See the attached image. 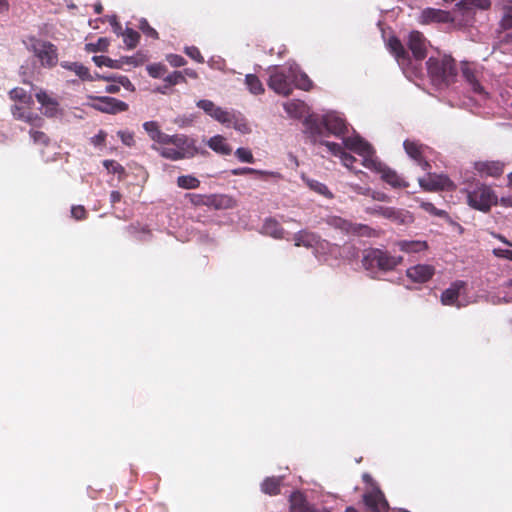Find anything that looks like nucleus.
<instances>
[{
	"mask_svg": "<svg viewBox=\"0 0 512 512\" xmlns=\"http://www.w3.org/2000/svg\"><path fill=\"white\" fill-rule=\"evenodd\" d=\"M343 143L347 149L362 158V165L367 169L381 173L382 179L394 188L406 187L407 183L395 171L386 168L375 156L372 146L359 135L346 137Z\"/></svg>",
	"mask_w": 512,
	"mask_h": 512,
	"instance_id": "f257e3e1",
	"label": "nucleus"
},
{
	"mask_svg": "<svg viewBox=\"0 0 512 512\" xmlns=\"http://www.w3.org/2000/svg\"><path fill=\"white\" fill-rule=\"evenodd\" d=\"M287 69L288 73H286V68L282 67L275 66L269 69L268 86L275 93L288 96L294 87L303 90L311 88V80L305 73L299 71L296 64H289Z\"/></svg>",
	"mask_w": 512,
	"mask_h": 512,
	"instance_id": "f03ea898",
	"label": "nucleus"
},
{
	"mask_svg": "<svg viewBox=\"0 0 512 512\" xmlns=\"http://www.w3.org/2000/svg\"><path fill=\"white\" fill-rule=\"evenodd\" d=\"M445 3L455 2L454 14L450 12L427 8L419 16L421 24L446 23L457 20L456 12H461L464 16H469L474 9H487L490 7V0H443Z\"/></svg>",
	"mask_w": 512,
	"mask_h": 512,
	"instance_id": "7ed1b4c3",
	"label": "nucleus"
},
{
	"mask_svg": "<svg viewBox=\"0 0 512 512\" xmlns=\"http://www.w3.org/2000/svg\"><path fill=\"white\" fill-rule=\"evenodd\" d=\"M154 150L171 161L190 159L199 153L196 141L185 134L168 135L165 144L154 146Z\"/></svg>",
	"mask_w": 512,
	"mask_h": 512,
	"instance_id": "20e7f679",
	"label": "nucleus"
},
{
	"mask_svg": "<svg viewBox=\"0 0 512 512\" xmlns=\"http://www.w3.org/2000/svg\"><path fill=\"white\" fill-rule=\"evenodd\" d=\"M428 74L436 86L449 85L456 76L453 59L447 55L431 56L427 61Z\"/></svg>",
	"mask_w": 512,
	"mask_h": 512,
	"instance_id": "39448f33",
	"label": "nucleus"
},
{
	"mask_svg": "<svg viewBox=\"0 0 512 512\" xmlns=\"http://www.w3.org/2000/svg\"><path fill=\"white\" fill-rule=\"evenodd\" d=\"M294 245L297 247L303 246L308 249H312L314 254L324 256L326 254H334L335 256L340 253V248L336 245H332L325 240L320 239L315 233L307 230H301L297 232L294 237Z\"/></svg>",
	"mask_w": 512,
	"mask_h": 512,
	"instance_id": "423d86ee",
	"label": "nucleus"
},
{
	"mask_svg": "<svg viewBox=\"0 0 512 512\" xmlns=\"http://www.w3.org/2000/svg\"><path fill=\"white\" fill-rule=\"evenodd\" d=\"M283 107L288 116L292 118L305 117V133L308 134L311 138H315L318 134H320L321 128L319 119L316 115L309 114V109L304 102L300 100H290L285 102Z\"/></svg>",
	"mask_w": 512,
	"mask_h": 512,
	"instance_id": "0eeeda50",
	"label": "nucleus"
},
{
	"mask_svg": "<svg viewBox=\"0 0 512 512\" xmlns=\"http://www.w3.org/2000/svg\"><path fill=\"white\" fill-rule=\"evenodd\" d=\"M11 100L18 102L12 108V114L15 118L23 120L31 125H39L42 119L27 111L32 103V98L23 88H14L9 92Z\"/></svg>",
	"mask_w": 512,
	"mask_h": 512,
	"instance_id": "6e6552de",
	"label": "nucleus"
},
{
	"mask_svg": "<svg viewBox=\"0 0 512 512\" xmlns=\"http://www.w3.org/2000/svg\"><path fill=\"white\" fill-rule=\"evenodd\" d=\"M402 262V257L391 256L387 252L380 249H369L365 251L363 256V266L367 270L378 268L382 271L394 269Z\"/></svg>",
	"mask_w": 512,
	"mask_h": 512,
	"instance_id": "1a4fd4ad",
	"label": "nucleus"
},
{
	"mask_svg": "<svg viewBox=\"0 0 512 512\" xmlns=\"http://www.w3.org/2000/svg\"><path fill=\"white\" fill-rule=\"evenodd\" d=\"M473 302H475V299L468 295V284L462 280L451 283L441 294V303L443 305L461 308Z\"/></svg>",
	"mask_w": 512,
	"mask_h": 512,
	"instance_id": "9d476101",
	"label": "nucleus"
},
{
	"mask_svg": "<svg viewBox=\"0 0 512 512\" xmlns=\"http://www.w3.org/2000/svg\"><path fill=\"white\" fill-rule=\"evenodd\" d=\"M28 49L40 60L45 67H54L58 62L57 48L48 41L31 38Z\"/></svg>",
	"mask_w": 512,
	"mask_h": 512,
	"instance_id": "9b49d317",
	"label": "nucleus"
},
{
	"mask_svg": "<svg viewBox=\"0 0 512 512\" xmlns=\"http://www.w3.org/2000/svg\"><path fill=\"white\" fill-rule=\"evenodd\" d=\"M496 196L492 189L486 185H478L473 190L467 191L469 206L479 211H488L496 203Z\"/></svg>",
	"mask_w": 512,
	"mask_h": 512,
	"instance_id": "f8f14e48",
	"label": "nucleus"
},
{
	"mask_svg": "<svg viewBox=\"0 0 512 512\" xmlns=\"http://www.w3.org/2000/svg\"><path fill=\"white\" fill-rule=\"evenodd\" d=\"M418 182L426 191L450 190L454 187L450 179L442 174L428 173L424 177H419Z\"/></svg>",
	"mask_w": 512,
	"mask_h": 512,
	"instance_id": "ddd939ff",
	"label": "nucleus"
},
{
	"mask_svg": "<svg viewBox=\"0 0 512 512\" xmlns=\"http://www.w3.org/2000/svg\"><path fill=\"white\" fill-rule=\"evenodd\" d=\"M91 99L93 100V103L90 104L91 107L103 113L115 114L128 109V105L125 102L112 97H91Z\"/></svg>",
	"mask_w": 512,
	"mask_h": 512,
	"instance_id": "4468645a",
	"label": "nucleus"
},
{
	"mask_svg": "<svg viewBox=\"0 0 512 512\" xmlns=\"http://www.w3.org/2000/svg\"><path fill=\"white\" fill-rule=\"evenodd\" d=\"M320 124V134H318L315 138H312L314 142L318 141V138L322 136V129L325 128L329 133L340 136L346 130V124L344 120L337 115L336 113H328L323 117L322 122L319 121Z\"/></svg>",
	"mask_w": 512,
	"mask_h": 512,
	"instance_id": "2eb2a0df",
	"label": "nucleus"
},
{
	"mask_svg": "<svg viewBox=\"0 0 512 512\" xmlns=\"http://www.w3.org/2000/svg\"><path fill=\"white\" fill-rule=\"evenodd\" d=\"M196 106L203 110L208 116H210L215 121L224 125L230 121V112L227 109H224L218 105H216L213 101L207 99H201L197 101Z\"/></svg>",
	"mask_w": 512,
	"mask_h": 512,
	"instance_id": "dca6fc26",
	"label": "nucleus"
},
{
	"mask_svg": "<svg viewBox=\"0 0 512 512\" xmlns=\"http://www.w3.org/2000/svg\"><path fill=\"white\" fill-rule=\"evenodd\" d=\"M330 225L335 227L336 229H339L343 232L350 233V234H357L360 236H372L374 235V231L362 224H352L348 222L345 219H342L340 217H333L329 221Z\"/></svg>",
	"mask_w": 512,
	"mask_h": 512,
	"instance_id": "f3484780",
	"label": "nucleus"
},
{
	"mask_svg": "<svg viewBox=\"0 0 512 512\" xmlns=\"http://www.w3.org/2000/svg\"><path fill=\"white\" fill-rule=\"evenodd\" d=\"M435 268L428 264H418L407 269V277L418 283H424L432 278Z\"/></svg>",
	"mask_w": 512,
	"mask_h": 512,
	"instance_id": "a211bd4d",
	"label": "nucleus"
},
{
	"mask_svg": "<svg viewBox=\"0 0 512 512\" xmlns=\"http://www.w3.org/2000/svg\"><path fill=\"white\" fill-rule=\"evenodd\" d=\"M35 97L40 103L43 113L48 117H54L59 112L58 101L44 90L36 92Z\"/></svg>",
	"mask_w": 512,
	"mask_h": 512,
	"instance_id": "6ab92c4d",
	"label": "nucleus"
},
{
	"mask_svg": "<svg viewBox=\"0 0 512 512\" xmlns=\"http://www.w3.org/2000/svg\"><path fill=\"white\" fill-rule=\"evenodd\" d=\"M474 167L481 177H497L504 171V163L500 161H478Z\"/></svg>",
	"mask_w": 512,
	"mask_h": 512,
	"instance_id": "aec40b11",
	"label": "nucleus"
},
{
	"mask_svg": "<svg viewBox=\"0 0 512 512\" xmlns=\"http://www.w3.org/2000/svg\"><path fill=\"white\" fill-rule=\"evenodd\" d=\"M408 46L416 60H422L426 56L427 42L420 32L413 31L409 34Z\"/></svg>",
	"mask_w": 512,
	"mask_h": 512,
	"instance_id": "412c9836",
	"label": "nucleus"
},
{
	"mask_svg": "<svg viewBox=\"0 0 512 512\" xmlns=\"http://www.w3.org/2000/svg\"><path fill=\"white\" fill-rule=\"evenodd\" d=\"M364 501L366 506L373 512H382L388 507L383 493L377 488H373L370 492L366 493Z\"/></svg>",
	"mask_w": 512,
	"mask_h": 512,
	"instance_id": "4be33fe9",
	"label": "nucleus"
},
{
	"mask_svg": "<svg viewBox=\"0 0 512 512\" xmlns=\"http://www.w3.org/2000/svg\"><path fill=\"white\" fill-rule=\"evenodd\" d=\"M403 145L408 156L423 165V169H426L428 163L427 161L422 160L424 157H426L428 148L410 140H406Z\"/></svg>",
	"mask_w": 512,
	"mask_h": 512,
	"instance_id": "5701e85b",
	"label": "nucleus"
},
{
	"mask_svg": "<svg viewBox=\"0 0 512 512\" xmlns=\"http://www.w3.org/2000/svg\"><path fill=\"white\" fill-rule=\"evenodd\" d=\"M290 512H329L319 510L310 505L300 492H294L290 497Z\"/></svg>",
	"mask_w": 512,
	"mask_h": 512,
	"instance_id": "b1692460",
	"label": "nucleus"
},
{
	"mask_svg": "<svg viewBox=\"0 0 512 512\" xmlns=\"http://www.w3.org/2000/svg\"><path fill=\"white\" fill-rule=\"evenodd\" d=\"M143 128L149 135L150 139L154 142L152 145L153 149L154 146H162L165 144V140L167 139L168 134H165L160 130L157 122L147 121L143 124Z\"/></svg>",
	"mask_w": 512,
	"mask_h": 512,
	"instance_id": "393cba45",
	"label": "nucleus"
},
{
	"mask_svg": "<svg viewBox=\"0 0 512 512\" xmlns=\"http://www.w3.org/2000/svg\"><path fill=\"white\" fill-rule=\"evenodd\" d=\"M388 47L395 55L398 64L404 71H406L408 65L410 64V60L400 41L396 38H390L388 41Z\"/></svg>",
	"mask_w": 512,
	"mask_h": 512,
	"instance_id": "a878e982",
	"label": "nucleus"
},
{
	"mask_svg": "<svg viewBox=\"0 0 512 512\" xmlns=\"http://www.w3.org/2000/svg\"><path fill=\"white\" fill-rule=\"evenodd\" d=\"M322 145H325L330 153L340 158L342 164L347 167L351 168L352 164L355 161V158L351 156L350 154L346 153L341 145L333 142L328 141H320Z\"/></svg>",
	"mask_w": 512,
	"mask_h": 512,
	"instance_id": "bb28decb",
	"label": "nucleus"
},
{
	"mask_svg": "<svg viewBox=\"0 0 512 512\" xmlns=\"http://www.w3.org/2000/svg\"><path fill=\"white\" fill-rule=\"evenodd\" d=\"M207 146L214 152L221 155H229L232 152L231 146L222 135H215L208 139Z\"/></svg>",
	"mask_w": 512,
	"mask_h": 512,
	"instance_id": "cd10ccee",
	"label": "nucleus"
},
{
	"mask_svg": "<svg viewBox=\"0 0 512 512\" xmlns=\"http://www.w3.org/2000/svg\"><path fill=\"white\" fill-rule=\"evenodd\" d=\"M64 69L74 72L80 79L84 81H94L93 75L89 72V69L79 62H67L61 63Z\"/></svg>",
	"mask_w": 512,
	"mask_h": 512,
	"instance_id": "c85d7f7f",
	"label": "nucleus"
},
{
	"mask_svg": "<svg viewBox=\"0 0 512 512\" xmlns=\"http://www.w3.org/2000/svg\"><path fill=\"white\" fill-rule=\"evenodd\" d=\"M396 245L405 253H419L428 248L427 242L422 240H402L398 241Z\"/></svg>",
	"mask_w": 512,
	"mask_h": 512,
	"instance_id": "c756f323",
	"label": "nucleus"
},
{
	"mask_svg": "<svg viewBox=\"0 0 512 512\" xmlns=\"http://www.w3.org/2000/svg\"><path fill=\"white\" fill-rule=\"evenodd\" d=\"M230 121L224 123L225 126H232L236 131L241 134H249L251 132V128L244 117L235 112H230Z\"/></svg>",
	"mask_w": 512,
	"mask_h": 512,
	"instance_id": "7c9ffc66",
	"label": "nucleus"
},
{
	"mask_svg": "<svg viewBox=\"0 0 512 512\" xmlns=\"http://www.w3.org/2000/svg\"><path fill=\"white\" fill-rule=\"evenodd\" d=\"M233 175H246V174H254L261 178H280L281 175L278 172L274 171H266V170H258L251 167H240L235 168L231 171Z\"/></svg>",
	"mask_w": 512,
	"mask_h": 512,
	"instance_id": "2f4dec72",
	"label": "nucleus"
},
{
	"mask_svg": "<svg viewBox=\"0 0 512 512\" xmlns=\"http://www.w3.org/2000/svg\"><path fill=\"white\" fill-rule=\"evenodd\" d=\"M208 203L216 209H232L236 207V200L228 195H214L209 198Z\"/></svg>",
	"mask_w": 512,
	"mask_h": 512,
	"instance_id": "473e14b6",
	"label": "nucleus"
},
{
	"mask_svg": "<svg viewBox=\"0 0 512 512\" xmlns=\"http://www.w3.org/2000/svg\"><path fill=\"white\" fill-rule=\"evenodd\" d=\"M262 232L265 235H269L273 238L280 239L284 236V229L280 226V224L272 218H268L265 220Z\"/></svg>",
	"mask_w": 512,
	"mask_h": 512,
	"instance_id": "72a5a7b5",
	"label": "nucleus"
},
{
	"mask_svg": "<svg viewBox=\"0 0 512 512\" xmlns=\"http://www.w3.org/2000/svg\"><path fill=\"white\" fill-rule=\"evenodd\" d=\"M245 85L249 92L253 95H261L265 92L263 83L254 74H247L245 76Z\"/></svg>",
	"mask_w": 512,
	"mask_h": 512,
	"instance_id": "f704fd0d",
	"label": "nucleus"
},
{
	"mask_svg": "<svg viewBox=\"0 0 512 512\" xmlns=\"http://www.w3.org/2000/svg\"><path fill=\"white\" fill-rule=\"evenodd\" d=\"M462 74L467 80V82L470 84L472 90L476 93H483V88L480 86V84L477 82L472 67L469 64H463L462 66Z\"/></svg>",
	"mask_w": 512,
	"mask_h": 512,
	"instance_id": "c9c22d12",
	"label": "nucleus"
},
{
	"mask_svg": "<svg viewBox=\"0 0 512 512\" xmlns=\"http://www.w3.org/2000/svg\"><path fill=\"white\" fill-rule=\"evenodd\" d=\"M306 185L316 193L323 195L326 198H332V193L329 191L326 185L323 183H320L316 180L309 179V178H303Z\"/></svg>",
	"mask_w": 512,
	"mask_h": 512,
	"instance_id": "e433bc0d",
	"label": "nucleus"
},
{
	"mask_svg": "<svg viewBox=\"0 0 512 512\" xmlns=\"http://www.w3.org/2000/svg\"><path fill=\"white\" fill-rule=\"evenodd\" d=\"M177 185L182 189H196L200 186V181L193 175H182L177 178Z\"/></svg>",
	"mask_w": 512,
	"mask_h": 512,
	"instance_id": "4c0bfd02",
	"label": "nucleus"
},
{
	"mask_svg": "<svg viewBox=\"0 0 512 512\" xmlns=\"http://www.w3.org/2000/svg\"><path fill=\"white\" fill-rule=\"evenodd\" d=\"M280 478H267L262 483V491L269 495H275L279 491Z\"/></svg>",
	"mask_w": 512,
	"mask_h": 512,
	"instance_id": "58836bf2",
	"label": "nucleus"
},
{
	"mask_svg": "<svg viewBox=\"0 0 512 512\" xmlns=\"http://www.w3.org/2000/svg\"><path fill=\"white\" fill-rule=\"evenodd\" d=\"M109 44V40L105 37H102L99 38L95 43H87L85 45V50L91 53L105 52L107 51Z\"/></svg>",
	"mask_w": 512,
	"mask_h": 512,
	"instance_id": "ea45409f",
	"label": "nucleus"
},
{
	"mask_svg": "<svg viewBox=\"0 0 512 512\" xmlns=\"http://www.w3.org/2000/svg\"><path fill=\"white\" fill-rule=\"evenodd\" d=\"M92 60L98 67L106 66L112 69H121V61L119 60H114L106 56H94Z\"/></svg>",
	"mask_w": 512,
	"mask_h": 512,
	"instance_id": "a19ab883",
	"label": "nucleus"
},
{
	"mask_svg": "<svg viewBox=\"0 0 512 512\" xmlns=\"http://www.w3.org/2000/svg\"><path fill=\"white\" fill-rule=\"evenodd\" d=\"M103 165L109 173L117 174L119 180H122L125 177V169L118 162L114 160H105Z\"/></svg>",
	"mask_w": 512,
	"mask_h": 512,
	"instance_id": "79ce46f5",
	"label": "nucleus"
},
{
	"mask_svg": "<svg viewBox=\"0 0 512 512\" xmlns=\"http://www.w3.org/2000/svg\"><path fill=\"white\" fill-rule=\"evenodd\" d=\"M123 41L129 49L134 48L139 41V34L133 29L127 28L123 33Z\"/></svg>",
	"mask_w": 512,
	"mask_h": 512,
	"instance_id": "37998d69",
	"label": "nucleus"
},
{
	"mask_svg": "<svg viewBox=\"0 0 512 512\" xmlns=\"http://www.w3.org/2000/svg\"><path fill=\"white\" fill-rule=\"evenodd\" d=\"M500 26L503 30H510L512 29V7L506 8L504 15L501 19ZM511 34H507L505 38H507L508 41L512 42Z\"/></svg>",
	"mask_w": 512,
	"mask_h": 512,
	"instance_id": "c03bdc74",
	"label": "nucleus"
},
{
	"mask_svg": "<svg viewBox=\"0 0 512 512\" xmlns=\"http://www.w3.org/2000/svg\"><path fill=\"white\" fill-rule=\"evenodd\" d=\"M372 213L382 215L385 218L392 219L395 221L400 220V213L393 208L378 207L377 209H374Z\"/></svg>",
	"mask_w": 512,
	"mask_h": 512,
	"instance_id": "a18cd8bd",
	"label": "nucleus"
},
{
	"mask_svg": "<svg viewBox=\"0 0 512 512\" xmlns=\"http://www.w3.org/2000/svg\"><path fill=\"white\" fill-rule=\"evenodd\" d=\"M119 61H121V68H122L124 64L132 65V66H139L146 61V58L142 54L138 53L134 56L122 57L121 59H119Z\"/></svg>",
	"mask_w": 512,
	"mask_h": 512,
	"instance_id": "49530a36",
	"label": "nucleus"
},
{
	"mask_svg": "<svg viewBox=\"0 0 512 512\" xmlns=\"http://www.w3.org/2000/svg\"><path fill=\"white\" fill-rule=\"evenodd\" d=\"M236 157L243 163H254V156L252 152L247 149L240 147L235 151Z\"/></svg>",
	"mask_w": 512,
	"mask_h": 512,
	"instance_id": "de8ad7c7",
	"label": "nucleus"
},
{
	"mask_svg": "<svg viewBox=\"0 0 512 512\" xmlns=\"http://www.w3.org/2000/svg\"><path fill=\"white\" fill-rule=\"evenodd\" d=\"M149 75L153 78H160L166 72V67L163 64L156 63L147 66Z\"/></svg>",
	"mask_w": 512,
	"mask_h": 512,
	"instance_id": "09e8293b",
	"label": "nucleus"
},
{
	"mask_svg": "<svg viewBox=\"0 0 512 512\" xmlns=\"http://www.w3.org/2000/svg\"><path fill=\"white\" fill-rule=\"evenodd\" d=\"M421 208L428 212L431 215L438 216V217H444L446 216V212L444 210L437 209L432 203L430 202H421L420 204Z\"/></svg>",
	"mask_w": 512,
	"mask_h": 512,
	"instance_id": "8fccbe9b",
	"label": "nucleus"
},
{
	"mask_svg": "<svg viewBox=\"0 0 512 512\" xmlns=\"http://www.w3.org/2000/svg\"><path fill=\"white\" fill-rule=\"evenodd\" d=\"M118 137L121 139L122 143L128 147H132L135 144L134 134L127 130L118 131Z\"/></svg>",
	"mask_w": 512,
	"mask_h": 512,
	"instance_id": "3c124183",
	"label": "nucleus"
},
{
	"mask_svg": "<svg viewBox=\"0 0 512 512\" xmlns=\"http://www.w3.org/2000/svg\"><path fill=\"white\" fill-rule=\"evenodd\" d=\"M111 81H115L118 83L119 86L124 87L126 90L133 92L135 90L134 85L132 82L123 75L112 77Z\"/></svg>",
	"mask_w": 512,
	"mask_h": 512,
	"instance_id": "603ef678",
	"label": "nucleus"
},
{
	"mask_svg": "<svg viewBox=\"0 0 512 512\" xmlns=\"http://www.w3.org/2000/svg\"><path fill=\"white\" fill-rule=\"evenodd\" d=\"M30 136L33 139L34 143L49 145V139L43 132L31 130Z\"/></svg>",
	"mask_w": 512,
	"mask_h": 512,
	"instance_id": "864d4df0",
	"label": "nucleus"
},
{
	"mask_svg": "<svg viewBox=\"0 0 512 512\" xmlns=\"http://www.w3.org/2000/svg\"><path fill=\"white\" fill-rule=\"evenodd\" d=\"M185 53L192 58L193 60L202 63L204 62V58L202 57L199 49L195 46H190L185 48Z\"/></svg>",
	"mask_w": 512,
	"mask_h": 512,
	"instance_id": "5fc2aeb1",
	"label": "nucleus"
},
{
	"mask_svg": "<svg viewBox=\"0 0 512 512\" xmlns=\"http://www.w3.org/2000/svg\"><path fill=\"white\" fill-rule=\"evenodd\" d=\"M493 254L496 257L504 258L507 260L512 261V247L509 248H494Z\"/></svg>",
	"mask_w": 512,
	"mask_h": 512,
	"instance_id": "6e6d98bb",
	"label": "nucleus"
},
{
	"mask_svg": "<svg viewBox=\"0 0 512 512\" xmlns=\"http://www.w3.org/2000/svg\"><path fill=\"white\" fill-rule=\"evenodd\" d=\"M166 60L173 67H181L186 63L185 59L177 54H168Z\"/></svg>",
	"mask_w": 512,
	"mask_h": 512,
	"instance_id": "4d7b16f0",
	"label": "nucleus"
},
{
	"mask_svg": "<svg viewBox=\"0 0 512 512\" xmlns=\"http://www.w3.org/2000/svg\"><path fill=\"white\" fill-rule=\"evenodd\" d=\"M139 28L142 30V32L144 34H146L147 36H150V37H153V38H157L158 37V34L156 32L155 29H153L149 24L148 22L145 20V19H142L140 21V25H139Z\"/></svg>",
	"mask_w": 512,
	"mask_h": 512,
	"instance_id": "13d9d810",
	"label": "nucleus"
},
{
	"mask_svg": "<svg viewBox=\"0 0 512 512\" xmlns=\"http://www.w3.org/2000/svg\"><path fill=\"white\" fill-rule=\"evenodd\" d=\"M165 81L169 83L170 85H175L179 83L180 81H184V77L182 75V72L175 71L172 74L168 75L165 78Z\"/></svg>",
	"mask_w": 512,
	"mask_h": 512,
	"instance_id": "bf43d9fd",
	"label": "nucleus"
},
{
	"mask_svg": "<svg viewBox=\"0 0 512 512\" xmlns=\"http://www.w3.org/2000/svg\"><path fill=\"white\" fill-rule=\"evenodd\" d=\"M105 139H106V133L101 130L98 132V134H96L95 136H93L91 138V143L94 146H100L104 143Z\"/></svg>",
	"mask_w": 512,
	"mask_h": 512,
	"instance_id": "052dcab7",
	"label": "nucleus"
},
{
	"mask_svg": "<svg viewBox=\"0 0 512 512\" xmlns=\"http://www.w3.org/2000/svg\"><path fill=\"white\" fill-rule=\"evenodd\" d=\"M85 209L83 206H74L72 207L71 209V214L72 216L77 219V220H80V219H83L84 216H85Z\"/></svg>",
	"mask_w": 512,
	"mask_h": 512,
	"instance_id": "680f3d73",
	"label": "nucleus"
},
{
	"mask_svg": "<svg viewBox=\"0 0 512 512\" xmlns=\"http://www.w3.org/2000/svg\"><path fill=\"white\" fill-rule=\"evenodd\" d=\"M120 90V86L117 84H111V85H108L106 88H105V91L109 94H114V93H118Z\"/></svg>",
	"mask_w": 512,
	"mask_h": 512,
	"instance_id": "e2e57ef3",
	"label": "nucleus"
},
{
	"mask_svg": "<svg viewBox=\"0 0 512 512\" xmlns=\"http://www.w3.org/2000/svg\"><path fill=\"white\" fill-rule=\"evenodd\" d=\"M370 195L373 199L378 200V201H386L387 200V195L384 193H381V192H372Z\"/></svg>",
	"mask_w": 512,
	"mask_h": 512,
	"instance_id": "0e129e2a",
	"label": "nucleus"
},
{
	"mask_svg": "<svg viewBox=\"0 0 512 512\" xmlns=\"http://www.w3.org/2000/svg\"><path fill=\"white\" fill-rule=\"evenodd\" d=\"M121 200V194L118 191H112L110 194V201L115 204Z\"/></svg>",
	"mask_w": 512,
	"mask_h": 512,
	"instance_id": "69168bd1",
	"label": "nucleus"
},
{
	"mask_svg": "<svg viewBox=\"0 0 512 512\" xmlns=\"http://www.w3.org/2000/svg\"><path fill=\"white\" fill-rule=\"evenodd\" d=\"M184 73L190 77V78H193V79H196L198 77V74L196 73V71L192 70V69H185L184 70Z\"/></svg>",
	"mask_w": 512,
	"mask_h": 512,
	"instance_id": "338daca9",
	"label": "nucleus"
},
{
	"mask_svg": "<svg viewBox=\"0 0 512 512\" xmlns=\"http://www.w3.org/2000/svg\"><path fill=\"white\" fill-rule=\"evenodd\" d=\"M497 239H499L501 242H503L504 244H506L508 247H512V242L508 241L505 237H503L502 235H494Z\"/></svg>",
	"mask_w": 512,
	"mask_h": 512,
	"instance_id": "774afa93",
	"label": "nucleus"
}]
</instances>
